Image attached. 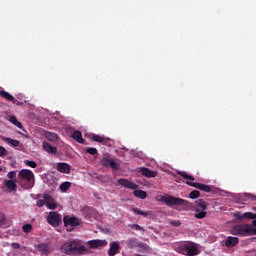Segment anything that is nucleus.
Segmentation results:
<instances>
[{
	"label": "nucleus",
	"mask_w": 256,
	"mask_h": 256,
	"mask_svg": "<svg viewBox=\"0 0 256 256\" xmlns=\"http://www.w3.org/2000/svg\"><path fill=\"white\" fill-rule=\"evenodd\" d=\"M123 244H125L130 249L138 248V251L141 253H144L147 251V247L144 243L139 242L136 238H129L125 241H123Z\"/></svg>",
	"instance_id": "obj_7"
},
{
	"label": "nucleus",
	"mask_w": 256,
	"mask_h": 256,
	"mask_svg": "<svg viewBox=\"0 0 256 256\" xmlns=\"http://www.w3.org/2000/svg\"><path fill=\"white\" fill-rule=\"evenodd\" d=\"M159 201L164 202L169 207H174V206H184L186 208L191 207L190 202L181 198L173 197V196H160Z\"/></svg>",
	"instance_id": "obj_5"
},
{
	"label": "nucleus",
	"mask_w": 256,
	"mask_h": 256,
	"mask_svg": "<svg viewBox=\"0 0 256 256\" xmlns=\"http://www.w3.org/2000/svg\"><path fill=\"white\" fill-rule=\"evenodd\" d=\"M0 96L5 98L7 101H13L14 103H16L14 96H12L10 93H8L4 90L0 91Z\"/></svg>",
	"instance_id": "obj_24"
},
{
	"label": "nucleus",
	"mask_w": 256,
	"mask_h": 256,
	"mask_svg": "<svg viewBox=\"0 0 256 256\" xmlns=\"http://www.w3.org/2000/svg\"><path fill=\"white\" fill-rule=\"evenodd\" d=\"M18 177L21 180L26 181L28 184H30V187H33L35 184V175L32 170L30 169H22L19 171Z\"/></svg>",
	"instance_id": "obj_8"
},
{
	"label": "nucleus",
	"mask_w": 256,
	"mask_h": 256,
	"mask_svg": "<svg viewBox=\"0 0 256 256\" xmlns=\"http://www.w3.org/2000/svg\"><path fill=\"white\" fill-rule=\"evenodd\" d=\"M119 253V243L118 242H112L110 243V249L108 251L109 256H115Z\"/></svg>",
	"instance_id": "obj_19"
},
{
	"label": "nucleus",
	"mask_w": 256,
	"mask_h": 256,
	"mask_svg": "<svg viewBox=\"0 0 256 256\" xmlns=\"http://www.w3.org/2000/svg\"><path fill=\"white\" fill-rule=\"evenodd\" d=\"M195 204H196L197 207L201 208L202 211H206L207 208H208V205L202 199H199L198 201H195Z\"/></svg>",
	"instance_id": "obj_26"
},
{
	"label": "nucleus",
	"mask_w": 256,
	"mask_h": 256,
	"mask_svg": "<svg viewBox=\"0 0 256 256\" xmlns=\"http://www.w3.org/2000/svg\"><path fill=\"white\" fill-rule=\"evenodd\" d=\"M200 197V192L199 190H192V192H190V199H198Z\"/></svg>",
	"instance_id": "obj_34"
},
{
	"label": "nucleus",
	"mask_w": 256,
	"mask_h": 256,
	"mask_svg": "<svg viewBox=\"0 0 256 256\" xmlns=\"http://www.w3.org/2000/svg\"><path fill=\"white\" fill-rule=\"evenodd\" d=\"M47 222L53 227H58L62 222L61 215L57 212H50L47 217Z\"/></svg>",
	"instance_id": "obj_11"
},
{
	"label": "nucleus",
	"mask_w": 256,
	"mask_h": 256,
	"mask_svg": "<svg viewBox=\"0 0 256 256\" xmlns=\"http://www.w3.org/2000/svg\"><path fill=\"white\" fill-rule=\"evenodd\" d=\"M44 205H46L45 199L36 201V206L43 207Z\"/></svg>",
	"instance_id": "obj_40"
},
{
	"label": "nucleus",
	"mask_w": 256,
	"mask_h": 256,
	"mask_svg": "<svg viewBox=\"0 0 256 256\" xmlns=\"http://www.w3.org/2000/svg\"><path fill=\"white\" fill-rule=\"evenodd\" d=\"M15 126L18 127L19 129H23V125L19 121L15 124Z\"/></svg>",
	"instance_id": "obj_44"
},
{
	"label": "nucleus",
	"mask_w": 256,
	"mask_h": 256,
	"mask_svg": "<svg viewBox=\"0 0 256 256\" xmlns=\"http://www.w3.org/2000/svg\"><path fill=\"white\" fill-rule=\"evenodd\" d=\"M118 184L124 188L134 190V196L139 199H146L147 197V194L144 192V190H136L138 189V184H134V182H130V180H126V178H120L118 180Z\"/></svg>",
	"instance_id": "obj_4"
},
{
	"label": "nucleus",
	"mask_w": 256,
	"mask_h": 256,
	"mask_svg": "<svg viewBox=\"0 0 256 256\" xmlns=\"http://www.w3.org/2000/svg\"><path fill=\"white\" fill-rule=\"evenodd\" d=\"M132 211H133L135 214L144 216V217H146V218L150 215V213L141 211V210H139V209H137V208H133Z\"/></svg>",
	"instance_id": "obj_33"
},
{
	"label": "nucleus",
	"mask_w": 256,
	"mask_h": 256,
	"mask_svg": "<svg viewBox=\"0 0 256 256\" xmlns=\"http://www.w3.org/2000/svg\"><path fill=\"white\" fill-rule=\"evenodd\" d=\"M42 148L45 152L51 155H56L58 153V148L56 146L51 145L49 142L44 141L42 143Z\"/></svg>",
	"instance_id": "obj_15"
},
{
	"label": "nucleus",
	"mask_w": 256,
	"mask_h": 256,
	"mask_svg": "<svg viewBox=\"0 0 256 256\" xmlns=\"http://www.w3.org/2000/svg\"><path fill=\"white\" fill-rule=\"evenodd\" d=\"M135 256H142V255H140V254H136Z\"/></svg>",
	"instance_id": "obj_48"
},
{
	"label": "nucleus",
	"mask_w": 256,
	"mask_h": 256,
	"mask_svg": "<svg viewBox=\"0 0 256 256\" xmlns=\"http://www.w3.org/2000/svg\"><path fill=\"white\" fill-rule=\"evenodd\" d=\"M56 169L58 172L63 174H70L71 173V165L66 162H58L56 164Z\"/></svg>",
	"instance_id": "obj_14"
},
{
	"label": "nucleus",
	"mask_w": 256,
	"mask_h": 256,
	"mask_svg": "<svg viewBox=\"0 0 256 256\" xmlns=\"http://www.w3.org/2000/svg\"><path fill=\"white\" fill-rule=\"evenodd\" d=\"M140 172L147 178H155L157 176V171L151 170L148 167H141Z\"/></svg>",
	"instance_id": "obj_16"
},
{
	"label": "nucleus",
	"mask_w": 256,
	"mask_h": 256,
	"mask_svg": "<svg viewBox=\"0 0 256 256\" xmlns=\"http://www.w3.org/2000/svg\"><path fill=\"white\" fill-rule=\"evenodd\" d=\"M253 235H256V229L253 228Z\"/></svg>",
	"instance_id": "obj_46"
},
{
	"label": "nucleus",
	"mask_w": 256,
	"mask_h": 256,
	"mask_svg": "<svg viewBox=\"0 0 256 256\" xmlns=\"http://www.w3.org/2000/svg\"><path fill=\"white\" fill-rule=\"evenodd\" d=\"M72 184L71 182H62V184H60L59 189L62 192H67L70 188H71Z\"/></svg>",
	"instance_id": "obj_28"
},
{
	"label": "nucleus",
	"mask_w": 256,
	"mask_h": 256,
	"mask_svg": "<svg viewBox=\"0 0 256 256\" xmlns=\"http://www.w3.org/2000/svg\"><path fill=\"white\" fill-rule=\"evenodd\" d=\"M0 172H2V167L0 166Z\"/></svg>",
	"instance_id": "obj_47"
},
{
	"label": "nucleus",
	"mask_w": 256,
	"mask_h": 256,
	"mask_svg": "<svg viewBox=\"0 0 256 256\" xmlns=\"http://www.w3.org/2000/svg\"><path fill=\"white\" fill-rule=\"evenodd\" d=\"M9 179H15L16 178V171H10L7 174Z\"/></svg>",
	"instance_id": "obj_39"
},
{
	"label": "nucleus",
	"mask_w": 256,
	"mask_h": 256,
	"mask_svg": "<svg viewBox=\"0 0 256 256\" xmlns=\"http://www.w3.org/2000/svg\"><path fill=\"white\" fill-rule=\"evenodd\" d=\"M239 243V238L229 236L225 241V246L234 247Z\"/></svg>",
	"instance_id": "obj_21"
},
{
	"label": "nucleus",
	"mask_w": 256,
	"mask_h": 256,
	"mask_svg": "<svg viewBox=\"0 0 256 256\" xmlns=\"http://www.w3.org/2000/svg\"><path fill=\"white\" fill-rule=\"evenodd\" d=\"M248 199L252 200V201H256V196L252 195V194H246L245 195Z\"/></svg>",
	"instance_id": "obj_43"
},
{
	"label": "nucleus",
	"mask_w": 256,
	"mask_h": 256,
	"mask_svg": "<svg viewBox=\"0 0 256 256\" xmlns=\"http://www.w3.org/2000/svg\"><path fill=\"white\" fill-rule=\"evenodd\" d=\"M178 175H180L182 178L188 180L186 182V184L190 187H194L195 189H198L205 193H210L212 191V187L207 186V184H201L200 182H189V181H195V178L193 175L188 174L186 171H178Z\"/></svg>",
	"instance_id": "obj_3"
},
{
	"label": "nucleus",
	"mask_w": 256,
	"mask_h": 256,
	"mask_svg": "<svg viewBox=\"0 0 256 256\" xmlns=\"http://www.w3.org/2000/svg\"><path fill=\"white\" fill-rule=\"evenodd\" d=\"M90 248H97V247H101V246H105L107 245V241H103V240H91L88 242Z\"/></svg>",
	"instance_id": "obj_22"
},
{
	"label": "nucleus",
	"mask_w": 256,
	"mask_h": 256,
	"mask_svg": "<svg viewBox=\"0 0 256 256\" xmlns=\"http://www.w3.org/2000/svg\"><path fill=\"white\" fill-rule=\"evenodd\" d=\"M129 227L132 230L140 231L142 234L145 233V229L143 227H141L140 225H138V224H130Z\"/></svg>",
	"instance_id": "obj_32"
},
{
	"label": "nucleus",
	"mask_w": 256,
	"mask_h": 256,
	"mask_svg": "<svg viewBox=\"0 0 256 256\" xmlns=\"http://www.w3.org/2000/svg\"><path fill=\"white\" fill-rule=\"evenodd\" d=\"M43 199L45 201V206L49 210H55L58 207L57 203L55 202V199L52 196L44 194Z\"/></svg>",
	"instance_id": "obj_13"
},
{
	"label": "nucleus",
	"mask_w": 256,
	"mask_h": 256,
	"mask_svg": "<svg viewBox=\"0 0 256 256\" xmlns=\"http://www.w3.org/2000/svg\"><path fill=\"white\" fill-rule=\"evenodd\" d=\"M60 251L64 253V255L77 256L83 255V252L86 251V247L82 244L81 240L74 239L62 244Z\"/></svg>",
	"instance_id": "obj_1"
},
{
	"label": "nucleus",
	"mask_w": 256,
	"mask_h": 256,
	"mask_svg": "<svg viewBox=\"0 0 256 256\" xmlns=\"http://www.w3.org/2000/svg\"><path fill=\"white\" fill-rule=\"evenodd\" d=\"M195 211L197 212V213L194 214V217L196 219H204L207 215L205 210L200 211L199 209H196Z\"/></svg>",
	"instance_id": "obj_29"
},
{
	"label": "nucleus",
	"mask_w": 256,
	"mask_h": 256,
	"mask_svg": "<svg viewBox=\"0 0 256 256\" xmlns=\"http://www.w3.org/2000/svg\"><path fill=\"white\" fill-rule=\"evenodd\" d=\"M7 155V150L0 145V157H4Z\"/></svg>",
	"instance_id": "obj_38"
},
{
	"label": "nucleus",
	"mask_w": 256,
	"mask_h": 256,
	"mask_svg": "<svg viewBox=\"0 0 256 256\" xmlns=\"http://www.w3.org/2000/svg\"><path fill=\"white\" fill-rule=\"evenodd\" d=\"M12 245H13V247L15 249H19L20 248V244L19 243H13Z\"/></svg>",
	"instance_id": "obj_45"
},
{
	"label": "nucleus",
	"mask_w": 256,
	"mask_h": 256,
	"mask_svg": "<svg viewBox=\"0 0 256 256\" xmlns=\"http://www.w3.org/2000/svg\"><path fill=\"white\" fill-rule=\"evenodd\" d=\"M71 138H72L73 140H75V141H76L77 143H79V144H84V142H85V140H84V138H83V134H82V132L79 131V130H75V131L72 133Z\"/></svg>",
	"instance_id": "obj_18"
},
{
	"label": "nucleus",
	"mask_w": 256,
	"mask_h": 256,
	"mask_svg": "<svg viewBox=\"0 0 256 256\" xmlns=\"http://www.w3.org/2000/svg\"><path fill=\"white\" fill-rule=\"evenodd\" d=\"M9 227L7 223V219L3 213L0 212V228H7Z\"/></svg>",
	"instance_id": "obj_27"
},
{
	"label": "nucleus",
	"mask_w": 256,
	"mask_h": 256,
	"mask_svg": "<svg viewBox=\"0 0 256 256\" xmlns=\"http://www.w3.org/2000/svg\"><path fill=\"white\" fill-rule=\"evenodd\" d=\"M102 144H103L104 146L111 147V146H112V144H111V139L104 137V141L102 142Z\"/></svg>",
	"instance_id": "obj_37"
},
{
	"label": "nucleus",
	"mask_w": 256,
	"mask_h": 256,
	"mask_svg": "<svg viewBox=\"0 0 256 256\" xmlns=\"http://www.w3.org/2000/svg\"><path fill=\"white\" fill-rule=\"evenodd\" d=\"M45 138L49 141V142H57L59 139V135L57 133L54 132H50V131H46L44 133Z\"/></svg>",
	"instance_id": "obj_20"
},
{
	"label": "nucleus",
	"mask_w": 256,
	"mask_h": 256,
	"mask_svg": "<svg viewBox=\"0 0 256 256\" xmlns=\"http://www.w3.org/2000/svg\"><path fill=\"white\" fill-rule=\"evenodd\" d=\"M33 230V226L31 224H26L23 226V231L25 233H30Z\"/></svg>",
	"instance_id": "obj_36"
},
{
	"label": "nucleus",
	"mask_w": 256,
	"mask_h": 256,
	"mask_svg": "<svg viewBox=\"0 0 256 256\" xmlns=\"http://www.w3.org/2000/svg\"><path fill=\"white\" fill-rule=\"evenodd\" d=\"M63 223L65 227H68V226L72 227L71 229H67V231L71 232L74 230V227H77L80 225V220L76 217H70L65 215L63 217Z\"/></svg>",
	"instance_id": "obj_10"
},
{
	"label": "nucleus",
	"mask_w": 256,
	"mask_h": 256,
	"mask_svg": "<svg viewBox=\"0 0 256 256\" xmlns=\"http://www.w3.org/2000/svg\"><path fill=\"white\" fill-rule=\"evenodd\" d=\"M4 141L10 145H12L13 147H18L19 144H20V141L19 140H16V139H12L10 137H6L4 138Z\"/></svg>",
	"instance_id": "obj_25"
},
{
	"label": "nucleus",
	"mask_w": 256,
	"mask_h": 256,
	"mask_svg": "<svg viewBox=\"0 0 256 256\" xmlns=\"http://www.w3.org/2000/svg\"><path fill=\"white\" fill-rule=\"evenodd\" d=\"M231 233L233 235L251 236L254 235V228L249 225H237L232 228Z\"/></svg>",
	"instance_id": "obj_6"
},
{
	"label": "nucleus",
	"mask_w": 256,
	"mask_h": 256,
	"mask_svg": "<svg viewBox=\"0 0 256 256\" xmlns=\"http://www.w3.org/2000/svg\"><path fill=\"white\" fill-rule=\"evenodd\" d=\"M38 250L41 252L42 255H50V253L52 252L49 244L47 243H40L37 246Z\"/></svg>",
	"instance_id": "obj_17"
},
{
	"label": "nucleus",
	"mask_w": 256,
	"mask_h": 256,
	"mask_svg": "<svg viewBox=\"0 0 256 256\" xmlns=\"http://www.w3.org/2000/svg\"><path fill=\"white\" fill-rule=\"evenodd\" d=\"M170 224L174 227H179L181 226V222L180 221H171Z\"/></svg>",
	"instance_id": "obj_42"
},
{
	"label": "nucleus",
	"mask_w": 256,
	"mask_h": 256,
	"mask_svg": "<svg viewBox=\"0 0 256 256\" xmlns=\"http://www.w3.org/2000/svg\"><path fill=\"white\" fill-rule=\"evenodd\" d=\"M5 186L11 191L17 190L16 180H5Z\"/></svg>",
	"instance_id": "obj_23"
},
{
	"label": "nucleus",
	"mask_w": 256,
	"mask_h": 256,
	"mask_svg": "<svg viewBox=\"0 0 256 256\" xmlns=\"http://www.w3.org/2000/svg\"><path fill=\"white\" fill-rule=\"evenodd\" d=\"M86 153H87V154H90V155H92V156H96V155L99 154V151H98V149L95 148V147H87V148H86Z\"/></svg>",
	"instance_id": "obj_30"
},
{
	"label": "nucleus",
	"mask_w": 256,
	"mask_h": 256,
	"mask_svg": "<svg viewBox=\"0 0 256 256\" xmlns=\"http://www.w3.org/2000/svg\"><path fill=\"white\" fill-rule=\"evenodd\" d=\"M10 122H11L13 125H16L19 121L17 120L16 116H11V117H10Z\"/></svg>",
	"instance_id": "obj_41"
},
{
	"label": "nucleus",
	"mask_w": 256,
	"mask_h": 256,
	"mask_svg": "<svg viewBox=\"0 0 256 256\" xmlns=\"http://www.w3.org/2000/svg\"><path fill=\"white\" fill-rule=\"evenodd\" d=\"M175 250L180 253V255L186 256H196L199 253V250L195 243L193 242H180L179 244L175 245Z\"/></svg>",
	"instance_id": "obj_2"
},
{
	"label": "nucleus",
	"mask_w": 256,
	"mask_h": 256,
	"mask_svg": "<svg viewBox=\"0 0 256 256\" xmlns=\"http://www.w3.org/2000/svg\"><path fill=\"white\" fill-rule=\"evenodd\" d=\"M234 217L237 219V220H239V221H241V220H244V219H254L253 221H252V225L254 226V227H256V214H254V213H252V212H246V213H244V214H241V213H235L234 214Z\"/></svg>",
	"instance_id": "obj_12"
},
{
	"label": "nucleus",
	"mask_w": 256,
	"mask_h": 256,
	"mask_svg": "<svg viewBox=\"0 0 256 256\" xmlns=\"http://www.w3.org/2000/svg\"><path fill=\"white\" fill-rule=\"evenodd\" d=\"M91 139H92V141H94V142L102 143V144H103V141H104V139H105V136H101V135L94 134Z\"/></svg>",
	"instance_id": "obj_31"
},
{
	"label": "nucleus",
	"mask_w": 256,
	"mask_h": 256,
	"mask_svg": "<svg viewBox=\"0 0 256 256\" xmlns=\"http://www.w3.org/2000/svg\"><path fill=\"white\" fill-rule=\"evenodd\" d=\"M25 164L33 169L37 168V163L34 160H25Z\"/></svg>",
	"instance_id": "obj_35"
},
{
	"label": "nucleus",
	"mask_w": 256,
	"mask_h": 256,
	"mask_svg": "<svg viewBox=\"0 0 256 256\" xmlns=\"http://www.w3.org/2000/svg\"><path fill=\"white\" fill-rule=\"evenodd\" d=\"M253 210H256V208H253Z\"/></svg>",
	"instance_id": "obj_49"
},
{
	"label": "nucleus",
	"mask_w": 256,
	"mask_h": 256,
	"mask_svg": "<svg viewBox=\"0 0 256 256\" xmlns=\"http://www.w3.org/2000/svg\"><path fill=\"white\" fill-rule=\"evenodd\" d=\"M100 164L103 167L106 168H112L113 170H119L120 165L118 162H116L113 158H111L109 155L103 156L100 160Z\"/></svg>",
	"instance_id": "obj_9"
}]
</instances>
